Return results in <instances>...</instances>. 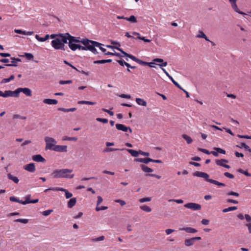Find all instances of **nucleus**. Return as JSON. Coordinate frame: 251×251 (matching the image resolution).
<instances>
[{
	"mask_svg": "<svg viewBox=\"0 0 251 251\" xmlns=\"http://www.w3.org/2000/svg\"><path fill=\"white\" fill-rule=\"evenodd\" d=\"M79 42L81 43L84 46H82L78 44V49L80 50H89L95 54L98 53L95 46L100 45V43L87 39H83L81 41L79 40Z\"/></svg>",
	"mask_w": 251,
	"mask_h": 251,
	"instance_id": "obj_1",
	"label": "nucleus"
},
{
	"mask_svg": "<svg viewBox=\"0 0 251 251\" xmlns=\"http://www.w3.org/2000/svg\"><path fill=\"white\" fill-rule=\"evenodd\" d=\"M73 170L68 169H57L54 171L51 175L54 178H72L75 176L74 174H71Z\"/></svg>",
	"mask_w": 251,
	"mask_h": 251,
	"instance_id": "obj_2",
	"label": "nucleus"
},
{
	"mask_svg": "<svg viewBox=\"0 0 251 251\" xmlns=\"http://www.w3.org/2000/svg\"><path fill=\"white\" fill-rule=\"evenodd\" d=\"M193 175L194 176L203 178L205 179V180L206 181L210 182L211 183H212L213 184L217 185L219 186H224V187L226 186L225 184H224L223 183L220 182L217 180L209 178V176L208 174H207L206 173L196 171L193 174Z\"/></svg>",
	"mask_w": 251,
	"mask_h": 251,
	"instance_id": "obj_3",
	"label": "nucleus"
},
{
	"mask_svg": "<svg viewBox=\"0 0 251 251\" xmlns=\"http://www.w3.org/2000/svg\"><path fill=\"white\" fill-rule=\"evenodd\" d=\"M51 45L55 50H65V46L63 45L58 37L56 38L55 39L51 41Z\"/></svg>",
	"mask_w": 251,
	"mask_h": 251,
	"instance_id": "obj_4",
	"label": "nucleus"
},
{
	"mask_svg": "<svg viewBox=\"0 0 251 251\" xmlns=\"http://www.w3.org/2000/svg\"><path fill=\"white\" fill-rule=\"evenodd\" d=\"M45 141L46 144V150H52L56 144V141L52 137H46L45 138Z\"/></svg>",
	"mask_w": 251,
	"mask_h": 251,
	"instance_id": "obj_5",
	"label": "nucleus"
},
{
	"mask_svg": "<svg viewBox=\"0 0 251 251\" xmlns=\"http://www.w3.org/2000/svg\"><path fill=\"white\" fill-rule=\"evenodd\" d=\"M79 42V40L76 39V37L74 36L71 37L70 42H68L69 47L72 50H75L77 49L78 46V44H76V43Z\"/></svg>",
	"mask_w": 251,
	"mask_h": 251,
	"instance_id": "obj_6",
	"label": "nucleus"
},
{
	"mask_svg": "<svg viewBox=\"0 0 251 251\" xmlns=\"http://www.w3.org/2000/svg\"><path fill=\"white\" fill-rule=\"evenodd\" d=\"M71 37L73 36L71 35L69 33H66L65 34H59L58 38L61 41V43L63 45H65V44L68 43V41L70 42Z\"/></svg>",
	"mask_w": 251,
	"mask_h": 251,
	"instance_id": "obj_7",
	"label": "nucleus"
},
{
	"mask_svg": "<svg viewBox=\"0 0 251 251\" xmlns=\"http://www.w3.org/2000/svg\"><path fill=\"white\" fill-rule=\"evenodd\" d=\"M184 206L187 208H189L195 211L200 210L201 208V204L194 202L186 203Z\"/></svg>",
	"mask_w": 251,
	"mask_h": 251,
	"instance_id": "obj_8",
	"label": "nucleus"
},
{
	"mask_svg": "<svg viewBox=\"0 0 251 251\" xmlns=\"http://www.w3.org/2000/svg\"><path fill=\"white\" fill-rule=\"evenodd\" d=\"M116 128L119 130H121L124 132H127L129 130L130 133H132V129L130 127L126 126L125 125L120 124H117L116 125Z\"/></svg>",
	"mask_w": 251,
	"mask_h": 251,
	"instance_id": "obj_9",
	"label": "nucleus"
},
{
	"mask_svg": "<svg viewBox=\"0 0 251 251\" xmlns=\"http://www.w3.org/2000/svg\"><path fill=\"white\" fill-rule=\"evenodd\" d=\"M52 150L59 152H67V146L62 145H55L54 147H53V148L52 149Z\"/></svg>",
	"mask_w": 251,
	"mask_h": 251,
	"instance_id": "obj_10",
	"label": "nucleus"
},
{
	"mask_svg": "<svg viewBox=\"0 0 251 251\" xmlns=\"http://www.w3.org/2000/svg\"><path fill=\"white\" fill-rule=\"evenodd\" d=\"M24 168V169L31 173H34L36 170L35 164L33 163L25 165Z\"/></svg>",
	"mask_w": 251,
	"mask_h": 251,
	"instance_id": "obj_11",
	"label": "nucleus"
},
{
	"mask_svg": "<svg viewBox=\"0 0 251 251\" xmlns=\"http://www.w3.org/2000/svg\"><path fill=\"white\" fill-rule=\"evenodd\" d=\"M19 93L22 92L26 96L30 97L32 96L31 90L28 88H19Z\"/></svg>",
	"mask_w": 251,
	"mask_h": 251,
	"instance_id": "obj_12",
	"label": "nucleus"
},
{
	"mask_svg": "<svg viewBox=\"0 0 251 251\" xmlns=\"http://www.w3.org/2000/svg\"><path fill=\"white\" fill-rule=\"evenodd\" d=\"M11 64H7L5 65L6 66H14L16 67L18 66L17 63L21 62V59L18 58L11 57Z\"/></svg>",
	"mask_w": 251,
	"mask_h": 251,
	"instance_id": "obj_13",
	"label": "nucleus"
},
{
	"mask_svg": "<svg viewBox=\"0 0 251 251\" xmlns=\"http://www.w3.org/2000/svg\"><path fill=\"white\" fill-rule=\"evenodd\" d=\"M32 159L33 161L37 162H45L46 161L45 159L40 154L33 155Z\"/></svg>",
	"mask_w": 251,
	"mask_h": 251,
	"instance_id": "obj_14",
	"label": "nucleus"
},
{
	"mask_svg": "<svg viewBox=\"0 0 251 251\" xmlns=\"http://www.w3.org/2000/svg\"><path fill=\"white\" fill-rule=\"evenodd\" d=\"M180 230L185 231L187 233H194L198 231V230L194 228L191 227H182L179 229Z\"/></svg>",
	"mask_w": 251,
	"mask_h": 251,
	"instance_id": "obj_15",
	"label": "nucleus"
},
{
	"mask_svg": "<svg viewBox=\"0 0 251 251\" xmlns=\"http://www.w3.org/2000/svg\"><path fill=\"white\" fill-rule=\"evenodd\" d=\"M57 190H58V191H62L65 192L66 199H69L73 196V194L71 193H70L67 189L64 188L58 187Z\"/></svg>",
	"mask_w": 251,
	"mask_h": 251,
	"instance_id": "obj_16",
	"label": "nucleus"
},
{
	"mask_svg": "<svg viewBox=\"0 0 251 251\" xmlns=\"http://www.w3.org/2000/svg\"><path fill=\"white\" fill-rule=\"evenodd\" d=\"M43 102L48 104H56L58 102L57 100L55 99H46L43 100Z\"/></svg>",
	"mask_w": 251,
	"mask_h": 251,
	"instance_id": "obj_17",
	"label": "nucleus"
},
{
	"mask_svg": "<svg viewBox=\"0 0 251 251\" xmlns=\"http://www.w3.org/2000/svg\"><path fill=\"white\" fill-rule=\"evenodd\" d=\"M135 161L136 162L144 163L145 164H148L149 162H151V161H152V160H151V159L150 158H138L135 159Z\"/></svg>",
	"mask_w": 251,
	"mask_h": 251,
	"instance_id": "obj_18",
	"label": "nucleus"
},
{
	"mask_svg": "<svg viewBox=\"0 0 251 251\" xmlns=\"http://www.w3.org/2000/svg\"><path fill=\"white\" fill-rule=\"evenodd\" d=\"M76 200L75 198L71 199L68 202L67 206L69 208H72L75 205Z\"/></svg>",
	"mask_w": 251,
	"mask_h": 251,
	"instance_id": "obj_19",
	"label": "nucleus"
},
{
	"mask_svg": "<svg viewBox=\"0 0 251 251\" xmlns=\"http://www.w3.org/2000/svg\"><path fill=\"white\" fill-rule=\"evenodd\" d=\"M9 97H14V98L19 97V94H20L19 88L17 89L14 91L9 90Z\"/></svg>",
	"mask_w": 251,
	"mask_h": 251,
	"instance_id": "obj_20",
	"label": "nucleus"
},
{
	"mask_svg": "<svg viewBox=\"0 0 251 251\" xmlns=\"http://www.w3.org/2000/svg\"><path fill=\"white\" fill-rule=\"evenodd\" d=\"M195 241L193 238L185 239L184 241V244L187 247H189L194 244Z\"/></svg>",
	"mask_w": 251,
	"mask_h": 251,
	"instance_id": "obj_21",
	"label": "nucleus"
},
{
	"mask_svg": "<svg viewBox=\"0 0 251 251\" xmlns=\"http://www.w3.org/2000/svg\"><path fill=\"white\" fill-rule=\"evenodd\" d=\"M50 38V35L49 34H47L45 37H41L38 35H35V38L40 42H45Z\"/></svg>",
	"mask_w": 251,
	"mask_h": 251,
	"instance_id": "obj_22",
	"label": "nucleus"
},
{
	"mask_svg": "<svg viewBox=\"0 0 251 251\" xmlns=\"http://www.w3.org/2000/svg\"><path fill=\"white\" fill-rule=\"evenodd\" d=\"M140 167H141L142 170H143V171H144V172L151 173V172H153V170L152 169L148 167V166H147L145 165L142 164L140 165Z\"/></svg>",
	"mask_w": 251,
	"mask_h": 251,
	"instance_id": "obj_23",
	"label": "nucleus"
},
{
	"mask_svg": "<svg viewBox=\"0 0 251 251\" xmlns=\"http://www.w3.org/2000/svg\"><path fill=\"white\" fill-rule=\"evenodd\" d=\"M7 177L9 179L12 180L15 183H18L19 181V180L17 177L13 176L11 174H8L7 175Z\"/></svg>",
	"mask_w": 251,
	"mask_h": 251,
	"instance_id": "obj_24",
	"label": "nucleus"
},
{
	"mask_svg": "<svg viewBox=\"0 0 251 251\" xmlns=\"http://www.w3.org/2000/svg\"><path fill=\"white\" fill-rule=\"evenodd\" d=\"M135 100L138 105L144 106H146L147 105V102L142 99L136 98Z\"/></svg>",
	"mask_w": 251,
	"mask_h": 251,
	"instance_id": "obj_25",
	"label": "nucleus"
},
{
	"mask_svg": "<svg viewBox=\"0 0 251 251\" xmlns=\"http://www.w3.org/2000/svg\"><path fill=\"white\" fill-rule=\"evenodd\" d=\"M231 6L232 8L234 9V10L235 12H236L237 13H238L239 14H240L241 15H245L246 14L244 12L241 11L238 9V7H237V5L236 4V2L234 4H231Z\"/></svg>",
	"mask_w": 251,
	"mask_h": 251,
	"instance_id": "obj_26",
	"label": "nucleus"
},
{
	"mask_svg": "<svg viewBox=\"0 0 251 251\" xmlns=\"http://www.w3.org/2000/svg\"><path fill=\"white\" fill-rule=\"evenodd\" d=\"M199 34L196 36L197 38H202L204 39L206 41H210V40L208 39L207 37L206 36V35L204 33L203 31H199Z\"/></svg>",
	"mask_w": 251,
	"mask_h": 251,
	"instance_id": "obj_27",
	"label": "nucleus"
},
{
	"mask_svg": "<svg viewBox=\"0 0 251 251\" xmlns=\"http://www.w3.org/2000/svg\"><path fill=\"white\" fill-rule=\"evenodd\" d=\"M216 164L218 165V166H222L223 167V165H224V163H223L224 162V163H228V160H226V159H217L216 160Z\"/></svg>",
	"mask_w": 251,
	"mask_h": 251,
	"instance_id": "obj_28",
	"label": "nucleus"
},
{
	"mask_svg": "<svg viewBox=\"0 0 251 251\" xmlns=\"http://www.w3.org/2000/svg\"><path fill=\"white\" fill-rule=\"evenodd\" d=\"M126 150L133 157H137L139 154V151L131 149H126Z\"/></svg>",
	"mask_w": 251,
	"mask_h": 251,
	"instance_id": "obj_29",
	"label": "nucleus"
},
{
	"mask_svg": "<svg viewBox=\"0 0 251 251\" xmlns=\"http://www.w3.org/2000/svg\"><path fill=\"white\" fill-rule=\"evenodd\" d=\"M125 149H118V148H106L104 149V151L108 152H111L116 151H124L125 150Z\"/></svg>",
	"mask_w": 251,
	"mask_h": 251,
	"instance_id": "obj_30",
	"label": "nucleus"
},
{
	"mask_svg": "<svg viewBox=\"0 0 251 251\" xmlns=\"http://www.w3.org/2000/svg\"><path fill=\"white\" fill-rule=\"evenodd\" d=\"M126 20L131 23H136L137 22L136 18L134 15H131L129 17H127Z\"/></svg>",
	"mask_w": 251,
	"mask_h": 251,
	"instance_id": "obj_31",
	"label": "nucleus"
},
{
	"mask_svg": "<svg viewBox=\"0 0 251 251\" xmlns=\"http://www.w3.org/2000/svg\"><path fill=\"white\" fill-rule=\"evenodd\" d=\"M75 108H59L58 110L63 111L64 112H74L76 110Z\"/></svg>",
	"mask_w": 251,
	"mask_h": 251,
	"instance_id": "obj_32",
	"label": "nucleus"
},
{
	"mask_svg": "<svg viewBox=\"0 0 251 251\" xmlns=\"http://www.w3.org/2000/svg\"><path fill=\"white\" fill-rule=\"evenodd\" d=\"M14 78H15V76L14 75H11L9 78H3L1 80L0 83L1 84L8 83V82H10L11 80H13L14 79Z\"/></svg>",
	"mask_w": 251,
	"mask_h": 251,
	"instance_id": "obj_33",
	"label": "nucleus"
},
{
	"mask_svg": "<svg viewBox=\"0 0 251 251\" xmlns=\"http://www.w3.org/2000/svg\"><path fill=\"white\" fill-rule=\"evenodd\" d=\"M78 103L80 104L94 105L96 103L95 102L90 101L81 100V101H78Z\"/></svg>",
	"mask_w": 251,
	"mask_h": 251,
	"instance_id": "obj_34",
	"label": "nucleus"
},
{
	"mask_svg": "<svg viewBox=\"0 0 251 251\" xmlns=\"http://www.w3.org/2000/svg\"><path fill=\"white\" fill-rule=\"evenodd\" d=\"M182 137L186 141L188 144H191L193 142L192 139L187 135L183 134L182 135Z\"/></svg>",
	"mask_w": 251,
	"mask_h": 251,
	"instance_id": "obj_35",
	"label": "nucleus"
},
{
	"mask_svg": "<svg viewBox=\"0 0 251 251\" xmlns=\"http://www.w3.org/2000/svg\"><path fill=\"white\" fill-rule=\"evenodd\" d=\"M9 200L11 201L17 202L23 204L24 201L20 200L19 199H18V198L14 196L10 197L9 198Z\"/></svg>",
	"mask_w": 251,
	"mask_h": 251,
	"instance_id": "obj_36",
	"label": "nucleus"
},
{
	"mask_svg": "<svg viewBox=\"0 0 251 251\" xmlns=\"http://www.w3.org/2000/svg\"><path fill=\"white\" fill-rule=\"evenodd\" d=\"M236 209H237V207L236 206H231V207H229L227 208L224 209L223 210V212L224 213H226L227 212L235 210Z\"/></svg>",
	"mask_w": 251,
	"mask_h": 251,
	"instance_id": "obj_37",
	"label": "nucleus"
},
{
	"mask_svg": "<svg viewBox=\"0 0 251 251\" xmlns=\"http://www.w3.org/2000/svg\"><path fill=\"white\" fill-rule=\"evenodd\" d=\"M63 140L64 141H76L77 140V137H70L68 136H64L63 137Z\"/></svg>",
	"mask_w": 251,
	"mask_h": 251,
	"instance_id": "obj_38",
	"label": "nucleus"
},
{
	"mask_svg": "<svg viewBox=\"0 0 251 251\" xmlns=\"http://www.w3.org/2000/svg\"><path fill=\"white\" fill-rule=\"evenodd\" d=\"M140 208L143 211L150 212L151 211V209L147 205H142L140 207Z\"/></svg>",
	"mask_w": 251,
	"mask_h": 251,
	"instance_id": "obj_39",
	"label": "nucleus"
},
{
	"mask_svg": "<svg viewBox=\"0 0 251 251\" xmlns=\"http://www.w3.org/2000/svg\"><path fill=\"white\" fill-rule=\"evenodd\" d=\"M117 62L119 63V64L122 66H124V65L126 66H129V64L125 62L124 60L121 59V60H117Z\"/></svg>",
	"mask_w": 251,
	"mask_h": 251,
	"instance_id": "obj_40",
	"label": "nucleus"
},
{
	"mask_svg": "<svg viewBox=\"0 0 251 251\" xmlns=\"http://www.w3.org/2000/svg\"><path fill=\"white\" fill-rule=\"evenodd\" d=\"M15 222H19L24 224H27L28 222V220L26 219H18L14 221Z\"/></svg>",
	"mask_w": 251,
	"mask_h": 251,
	"instance_id": "obj_41",
	"label": "nucleus"
},
{
	"mask_svg": "<svg viewBox=\"0 0 251 251\" xmlns=\"http://www.w3.org/2000/svg\"><path fill=\"white\" fill-rule=\"evenodd\" d=\"M213 149L215 151H217L218 152V153H222L224 154H226V151H225L224 150H223L221 148L215 147V148H214Z\"/></svg>",
	"mask_w": 251,
	"mask_h": 251,
	"instance_id": "obj_42",
	"label": "nucleus"
},
{
	"mask_svg": "<svg viewBox=\"0 0 251 251\" xmlns=\"http://www.w3.org/2000/svg\"><path fill=\"white\" fill-rule=\"evenodd\" d=\"M39 201V199H35L33 200H31V201H24L23 204L25 205L28 203H36Z\"/></svg>",
	"mask_w": 251,
	"mask_h": 251,
	"instance_id": "obj_43",
	"label": "nucleus"
},
{
	"mask_svg": "<svg viewBox=\"0 0 251 251\" xmlns=\"http://www.w3.org/2000/svg\"><path fill=\"white\" fill-rule=\"evenodd\" d=\"M13 119H20L22 120H25L26 119V117L22 116L19 114H14L13 116Z\"/></svg>",
	"mask_w": 251,
	"mask_h": 251,
	"instance_id": "obj_44",
	"label": "nucleus"
},
{
	"mask_svg": "<svg viewBox=\"0 0 251 251\" xmlns=\"http://www.w3.org/2000/svg\"><path fill=\"white\" fill-rule=\"evenodd\" d=\"M151 201V198L150 197H147V198H143L139 200V201L141 203H143L147 201Z\"/></svg>",
	"mask_w": 251,
	"mask_h": 251,
	"instance_id": "obj_45",
	"label": "nucleus"
},
{
	"mask_svg": "<svg viewBox=\"0 0 251 251\" xmlns=\"http://www.w3.org/2000/svg\"><path fill=\"white\" fill-rule=\"evenodd\" d=\"M238 171L239 172H240V173L243 174L245 175V176H251V174L249 173L247 171H245L242 170V169H239L238 170Z\"/></svg>",
	"mask_w": 251,
	"mask_h": 251,
	"instance_id": "obj_46",
	"label": "nucleus"
},
{
	"mask_svg": "<svg viewBox=\"0 0 251 251\" xmlns=\"http://www.w3.org/2000/svg\"><path fill=\"white\" fill-rule=\"evenodd\" d=\"M105 239V237L104 236H101L99 237L93 239L92 240L93 242H98V241H101L104 240Z\"/></svg>",
	"mask_w": 251,
	"mask_h": 251,
	"instance_id": "obj_47",
	"label": "nucleus"
},
{
	"mask_svg": "<svg viewBox=\"0 0 251 251\" xmlns=\"http://www.w3.org/2000/svg\"><path fill=\"white\" fill-rule=\"evenodd\" d=\"M25 56L28 60H31L33 58L34 56L32 53H25Z\"/></svg>",
	"mask_w": 251,
	"mask_h": 251,
	"instance_id": "obj_48",
	"label": "nucleus"
},
{
	"mask_svg": "<svg viewBox=\"0 0 251 251\" xmlns=\"http://www.w3.org/2000/svg\"><path fill=\"white\" fill-rule=\"evenodd\" d=\"M114 48L118 50L121 51L122 52V53L124 55V56L127 57V56L129 54L126 53L125 51H124L122 49H121L119 47H114Z\"/></svg>",
	"mask_w": 251,
	"mask_h": 251,
	"instance_id": "obj_49",
	"label": "nucleus"
},
{
	"mask_svg": "<svg viewBox=\"0 0 251 251\" xmlns=\"http://www.w3.org/2000/svg\"><path fill=\"white\" fill-rule=\"evenodd\" d=\"M72 83V81L71 80H60L59 81V84L61 85L71 84Z\"/></svg>",
	"mask_w": 251,
	"mask_h": 251,
	"instance_id": "obj_50",
	"label": "nucleus"
},
{
	"mask_svg": "<svg viewBox=\"0 0 251 251\" xmlns=\"http://www.w3.org/2000/svg\"><path fill=\"white\" fill-rule=\"evenodd\" d=\"M96 120L98 122H100L103 123H108V120L107 119H104V118H97L96 119Z\"/></svg>",
	"mask_w": 251,
	"mask_h": 251,
	"instance_id": "obj_51",
	"label": "nucleus"
},
{
	"mask_svg": "<svg viewBox=\"0 0 251 251\" xmlns=\"http://www.w3.org/2000/svg\"><path fill=\"white\" fill-rule=\"evenodd\" d=\"M146 176L154 177H155V178H158V179H159V178H161V176H160L159 175H155V174H146Z\"/></svg>",
	"mask_w": 251,
	"mask_h": 251,
	"instance_id": "obj_52",
	"label": "nucleus"
},
{
	"mask_svg": "<svg viewBox=\"0 0 251 251\" xmlns=\"http://www.w3.org/2000/svg\"><path fill=\"white\" fill-rule=\"evenodd\" d=\"M52 211V210H47L46 211H44L43 212H42V213L44 216H47L49 215L51 213Z\"/></svg>",
	"mask_w": 251,
	"mask_h": 251,
	"instance_id": "obj_53",
	"label": "nucleus"
},
{
	"mask_svg": "<svg viewBox=\"0 0 251 251\" xmlns=\"http://www.w3.org/2000/svg\"><path fill=\"white\" fill-rule=\"evenodd\" d=\"M137 63H138V64H139L140 65H141L142 66L148 65V62L142 61L139 59H138Z\"/></svg>",
	"mask_w": 251,
	"mask_h": 251,
	"instance_id": "obj_54",
	"label": "nucleus"
},
{
	"mask_svg": "<svg viewBox=\"0 0 251 251\" xmlns=\"http://www.w3.org/2000/svg\"><path fill=\"white\" fill-rule=\"evenodd\" d=\"M107 208H108V207L107 206H101V207H99L98 206H97L96 207V210L97 211H99L100 210H106Z\"/></svg>",
	"mask_w": 251,
	"mask_h": 251,
	"instance_id": "obj_55",
	"label": "nucleus"
},
{
	"mask_svg": "<svg viewBox=\"0 0 251 251\" xmlns=\"http://www.w3.org/2000/svg\"><path fill=\"white\" fill-rule=\"evenodd\" d=\"M117 203H119L121 204V206H124L126 204V202L125 201L122 200H116L115 201Z\"/></svg>",
	"mask_w": 251,
	"mask_h": 251,
	"instance_id": "obj_56",
	"label": "nucleus"
},
{
	"mask_svg": "<svg viewBox=\"0 0 251 251\" xmlns=\"http://www.w3.org/2000/svg\"><path fill=\"white\" fill-rule=\"evenodd\" d=\"M127 57L130 58L131 59H132L133 61H135L136 62H137L138 58H137V57H136L135 56L133 55H131L130 54H129L127 56Z\"/></svg>",
	"mask_w": 251,
	"mask_h": 251,
	"instance_id": "obj_57",
	"label": "nucleus"
},
{
	"mask_svg": "<svg viewBox=\"0 0 251 251\" xmlns=\"http://www.w3.org/2000/svg\"><path fill=\"white\" fill-rule=\"evenodd\" d=\"M224 176L229 178H233L234 177V176L232 174L228 172L225 173Z\"/></svg>",
	"mask_w": 251,
	"mask_h": 251,
	"instance_id": "obj_58",
	"label": "nucleus"
},
{
	"mask_svg": "<svg viewBox=\"0 0 251 251\" xmlns=\"http://www.w3.org/2000/svg\"><path fill=\"white\" fill-rule=\"evenodd\" d=\"M198 150L199 151H201L202 152H203V153H206L207 154H210V152L209 151H208L207 150H206V149H202V148H199Z\"/></svg>",
	"mask_w": 251,
	"mask_h": 251,
	"instance_id": "obj_59",
	"label": "nucleus"
},
{
	"mask_svg": "<svg viewBox=\"0 0 251 251\" xmlns=\"http://www.w3.org/2000/svg\"><path fill=\"white\" fill-rule=\"evenodd\" d=\"M137 38L140 39V40H143L145 42H146V43H150V42H151V40H150L146 39L145 37L139 36V37H137Z\"/></svg>",
	"mask_w": 251,
	"mask_h": 251,
	"instance_id": "obj_60",
	"label": "nucleus"
},
{
	"mask_svg": "<svg viewBox=\"0 0 251 251\" xmlns=\"http://www.w3.org/2000/svg\"><path fill=\"white\" fill-rule=\"evenodd\" d=\"M102 110L104 112H105L108 113L110 116L114 115V112L113 111H111L108 110V109L102 108Z\"/></svg>",
	"mask_w": 251,
	"mask_h": 251,
	"instance_id": "obj_61",
	"label": "nucleus"
},
{
	"mask_svg": "<svg viewBox=\"0 0 251 251\" xmlns=\"http://www.w3.org/2000/svg\"><path fill=\"white\" fill-rule=\"evenodd\" d=\"M106 63L105 59L99 60L94 61V64H104Z\"/></svg>",
	"mask_w": 251,
	"mask_h": 251,
	"instance_id": "obj_62",
	"label": "nucleus"
},
{
	"mask_svg": "<svg viewBox=\"0 0 251 251\" xmlns=\"http://www.w3.org/2000/svg\"><path fill=\"white\" fill-rule=\"evenodd\" d=\"M237 147H238V146H237ZM249 146L247 145L245 143H242L240 145V146H239V148H244L245 149V150H247V149H248L249 148Z\"/></svg>",
	"mask_w": 251,
	"mask_h": 251,
	"instance_id": "obj_63",
	"label": "nucleus"
},
{
	"mask_svg": "<svg viewBox=\"0 0 251 251\" xmlns=\"http://www.w3.org/2000/svg\"><path fill=\"white\" fill-rule=\"evenodd\" d=\"M245 218L246 219V221L248 222H251V216H250L249 215L245 214Z\"/></svg>",
	"mask_w": 251,
	"mask_h": 251,
	"instance_id": "obj_64",
	"label": "nucleus"
}]
</instances>
